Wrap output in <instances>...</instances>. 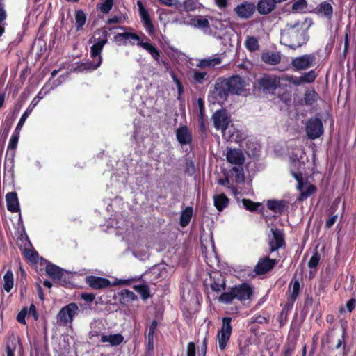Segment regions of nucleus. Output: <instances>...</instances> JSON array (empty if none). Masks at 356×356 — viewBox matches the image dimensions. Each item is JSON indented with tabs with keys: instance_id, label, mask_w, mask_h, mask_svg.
<instances>
[{
	"instance_id": "obj_1",
	"label": "nucleus",
	"mask_w": 356,
	"mask_h": 356,
	"mask_svg": "<svg viewBox=\"0 0 356 356\" xmlns=\"http://www.w3.org/2000/svg\"><path fill=\"white\" fill-rule=\"evenodd\" d=\"M108 35V31L105 29H99L95 33L88 41L90 44H92L90 47V56L93 61H87L80 64L74 69V71H92L100 66L102 61L101 53L107 42Z\"/></svg>"
},
{
	"instance_id": "obj_2",
	"label": "nucleus",
	"mask_w": 356,
	"mask_h": 356,
	"mask_svg": "<svg viewBox=\"0 0 356 356\" xmlns=\"http://www.w3.org/2000/svg\"><path fill=\"white\" fill-rule=\"evenodd\" d=\"M304 155L305 152L303 149H298L297 153H293L290 157L291 161V175L297 181L296 188L300 192V197H298V200L300 201L307 199L316 191L314 185L304 181L301 172L294 171L295 169H300L302 165H304V161H301L303 159Z\"/></svg>"
},
{
	"instance_id": "obj_3",
	"label": "nucleus",
	"mask_w": 356,
	"mask_h": 356,
	"mask_svg": "<svg viewBox=\"0 0 356 356\" xmlns=\"http://www.w3.org/2000/svg\"><path fill=\"white\" fill-rule=\"evenodd\" d=\"M280 42L282 44L293 49L306 43L307 39L303 30V23L294 21L288 24L281 33Z\"/></svg>"
},
{
	"instance_id": "obj_4",
	"label": "nucleus",
	"mask_w": 356,
	"mask_h": 356,
	"mask_svg": "<svg viewBox=\"0 0 356 356\" xmlns=\"http://www.w3.org/2000/svg\"><path fill=\"white\" fill-rule=\"evenodd\" d=\"M245 89V82L239 76L231 78L218 83L215 86V93L221 99L225 98L228 93L241 95Z\"/></svg>"
},
{
	"instance_id": "obj_5",
	"label": "nucleus",
	"mask_w": 356,
	"mask_h": 356,
	"mask_svg": "<svg viewBox=\"0 0 356 356\" xmlns=\"http://www.w3.org/2000/svg\"><path fill=\"white\" fill-rule=\"evenodd\" d=\"M189 22H186L188 26L202 31L205 34H211V26L218 29V24L220 23L213 17L209 15H188Z\"/></svg>"
},
{
	"instance_id": "obj_6",
	"label": "nucleus",
	"mask_w": 356,
	"mask_h": 356,
	"mask_svg": "<svg viewBox=\"0 0 356 356\" xmlns=\"http://www.w3.org/2000/svg\"><path fill=\"white\" fill-rule=\"evenodd\" d=\"M79 311V307L76 303H70L65 305L58 314V323L63 325L72 324L74 317L78 314Z\"/></svg>"
},
{
	"instance_id": "obj_7",
	"label": "nucleus",
	"mask_w": 356,
	"mask_h": 356,
	"mask_svg": "<svg viewBox=\"0 0 356 356\" xmlns=\"http://www.w3.org/2000/svg\"><path fill=\"white\" fill-rule=\"evenodd\" d=\"M232 318L230 317H224L222 319V325L218 330L217 334V339L218 341L219 348L221 350L225 349L227 343L230 339L232 331L231 325Z\"/></svg>"
},
{
	"instance_id": "obj_8",
	"label": "nucleus",
	"mask_w": 356,
	"mask_h": 356,
	"mask_svg": "<svg viewBox=\"0 0 356 356\" xmlns=\"http://www.w3.org/2000/svg\"><path fill=\"white\" fill-rule=\"evenodd\" d=\"M316 60V58L314 54H305L292 58L291 65L296 71L304 70L314 66Z\"/></svg>"
},
{
	"instance_id": "obj_9",
	"label": "nucleus",
	"mask_w": 356,
	"mask_h": 356,
	"mask_svg": "<svg viewBox=\"0 0 356 356\" xmlns=\"http://www.w3.org/2000/svg\"><path fill=\"white\" fill-rule=\"evenodd\" d=\"M305 129L309 138L312 140L316 139L323 134L322 121L317 118H311L307 122Z\"/></svg>"
},
{
	"instance_id": "obj_10",
	"label": "nucleus",
	"mask_w": 356,
	"mask_h": 356,
	"mask_svg": "<svg viewBox=\"0 0 356 356\" xmlns=\"http://www.w3.org/2000/svg\"><path fill=\"white\" fill-rule=\"evenodd\" d=\"M114 42L118 45L121 44H136L140 47L143 40L141 37L131 31H124V33H118L114 36Z\"/></svg>"
},
{
	"instance_id": "obj_11",
	"label": "nucleus",
	"mask_w": 356,
	"mask_h": 356,
	"mask_svg": "<svg viewBox=\"0 0 356 356\" xmlns=\"http://www.w3.org/2000/svg\"><path fill=\"white\" fill-rule=\"evenodd\" d=\"M281 77L272 75L264 76L259 81V86L266 92H270L276 90L280 86Z\"/></svg>"
},
{
	"instance_id": "obj_12",
	"label": "nucleus",
	"mask_w": 356,
	"mask_h": 356,
	"mask_svg": "<svg viewBox=\"0 0 356 356\" xmlns=\"http://www.w3.org/2000/svg\"><path fill=\"white\" fill-rule=\"evenodd\" d=\"M23 352V347L19 338L15 336L10 337L6 343V356H22Z\"/></svg>"
},
{
	"instance_id": "obj_13",
	"label": "nucleus",
	"mask_w": 356,
	"mask_h": 356,
	"mask_svg": "<svg viewBox=\"0 0 356 356\" xmlns=\"http://www.w3.org/2000/svg\"><path fill=\"white\" fill-rule=\"evenodd\" d=\"M225 157L229 163L235 166H241L245 162L244 153L239 149L227 148Z\"/></svg>"
},
{
	"instance_id": "obj_14",
	"label": "nucleus",
	"mask_w": 356,
	"mask_h": 356,
	"mask_svg": "<svg viewBox=\"0 0 356 356\" xmlns=\"http://www.w3.org/2000/svg\"><path fill=\"white\" fill-rule=\"evenodd\" d=\"M222 137L227 141L239 143L245 139L246 135L234 125H231L222 131Z\"/></svg>"
},
{
	"instance_id": "obj_15",
	"label": "nucleus",
	"mask_w": 356,
	"mask_h": 356,
	"mask_svg": "<svg viewBox=\"0 0 356 356\" xmlns=\"http://www.w3.org/2000/svg\"><path fill=\"white\" fill-rule=\"evenodd\" d=\"M271 234L268 236L270 252H274L284 245V236L281 230L271 228Z\"/></svg>"
},
{
	"instance_id": "obj_16",
	"label": "nucleus",
	"mask_w": 356,
	"mask_h": 356,
	"mask_svg": "<svg viewBox=\"0 0 356 356\" xmlns=\"http://www.w3.org/2000/svg\"><path fill=\"white\" fill-rule=\"evenodd\" d=\"M214 126L217 129L222 131L227 129L229 126V117L225 110H218L213 115Z\"/></svg>"
},
{
	"instance_id": "obj_17",
	"label": "nucleus",
	"mask_w": 356,
	"mask_h": 356,
	"mask_svg": "<svg viewBox=\"0 0 356 356\" xmlns=\"http://www.w3.org/2000/svg\"><path fill=\"white\" fill-rule=\"evenodd\" d=\"M277 263V259H272L268 257L261 258L255 266L254 271L257 275L266 274L272 270Z\"/></svg>"
},
{
	"instance_id": "obj_18",
	"label": "nucleus",
	"mask_w": 356,
	"mask_h": 356,
	"mask_svg": "<svg viewBox=\"0 0 356 356\" xmlns=\"http://www.w3.org/2000/svg\"><path fill=\"white\" fill-rule=\"evenodd\" d=\"M85 281L94 289H102L111 286V282L108 279L94 275L87 276Z\"/></svg>"
},
{
	"instance_id": "obj_19",
	"label": "nucleus",
	"mask_w": 356,
	"mask_h": 356,
	"mask_svg": "<svg viewBox=\"0 0 356 356\" xmlns=\"http://www.w3.org/2000/svg\"><path fill=\"white\" fill-rule=\"evenodd\" d=\"M236 299L241 302L250 299L252 294V289L248 284H242L234 288Z\"/></svg>"
},
{
	"instance_id": "obj_20",
	"label": "nucleus",
	"mask_w": 356,
	"mask_h": 356,
	"mask_svg": "<svg viewBox=\"0 0 356 356\" xmlns=\"http://www.w3.org/2000/svg\"><path fill=\"white\" fill-rule=\"evenodd\" d=\"M176 138L181 145H188L192 141V133L186 126H181L176 131Z\"/></svg>"
},
{
	"instance_id": "obj_21",
	"label": "nucleus",
	"mask_w": 356,
	"mask_h": 356,
	"mask_svg": "<svg viewBox=\"0 0 356 356\" xmlns=\"http://www.w3.org/2000/svg\"><path fill=\"white\" fill-rule=\"evenodd\" d=\"M138 5L143 25L147 33L149 35H152L154 33V27L151 22L148 12L143 8L140 2H138Z\"/></svg>"
},
{
	"instance_id": "obj_22",
	"label": "nucleus",
	"mask_w": 356,
	"mask_h": 356,
	"mask_svg": "<svg viewBox=\"0 0 356 356\" xmlns=\"http://www.w3.org/2000/svg\"><path fill=\"white\" fill-rule=\"evenodd\" d=\"M222 58L220 55L216 54L205 58L200 59L197 66L200 68H211L221 64Z\"/></svg>"
},
{
	"instance_id": "obj_23",
	"label": "nucleus",
	"mask_w": 356,
	"mask_h": 356,
	"mask_svg": "<svg viewBox=\"0 0 356 356\" xmlns=\"http://www.w3.org/2000/svg\"><path fill=\"white\" fill-rule=\"evenodd\" d=\"M124 337L121 334H104L101 335L99 341L106 346H117L122 343Z\"/></svg>"
},
{
	"instance_id": "obj_24",
	"label": "nucleus",
	"mask_w": 356,
	"mask_h": 356,
	"mask_svg": "<svg viewBox=\"0 0 356 356\" xmlns=\"http://www.w3.org/2000/svg\"><path fill=\"white\" fill-rule=\"evenodd\" d=\"M254 4L248 2L241 3L235 8L236 14L240 17L245 19L250 17L254 12Z\"/></svg>"
},
{
	"instance_id": "obj_25",
	"label": "nucleus",
	"mask_w": 356,
	"mask_h": 356,
	"mask_svg": "<svg viewBox=\"0 0 356 356\" xmlns=\"http://www.w3.org/2000/svg\"><path fill=\"white\" fill-rule=\"evenodd\" d=\"M7 209L12 212L16 213L19 211V203L17 195L15 192H10L6 195Z\"/></svg>"
},
{
	"instance_id": "obj_26",
	"label": "nucleus",
	"mask_w": 356,
	"mask_h": 356,
	"mask_svg": "<svg viewBox=\"0 0 356 356\" xmlns=\"http://www.w3.org/2000/svg\"><path fill=\"white\" fill-rule=\"evenodd\" d=\"M20 131L15 129L12 134L7 147L6 156H10L13 159L15 156V149L17 146Z\"/></svg>"
},
{
	"instance_id": "obj_27",
	"label": "nucleus",
	"mask_w": 356,
	"mask_h": 356,
	"mask_svg": "<svg viewBox=\"0 0 356 356\" xmlns=\"http://www.w3.org/2000/svg\"><path fill=\"white\" fill-rule=\"evenodd\" d=\"M231 181L236 183H243L245 181V175L243 165L234 166L228 172Z\"/></svg>"
},
{
	"instance_id": "obj_28",
	"label": "nucleus",
	"mask_w": 356,
	"mask_h": 356,
	"mask_svg": "<svg viewBox=\"0 0 356 356\" xmlns=\"http://www.w3.org/2000/svg\"><path fill=\"white\" fill-rule=\"evenodd\" d=\"M275 5V0H260L257 8L260 14L266 15L274 9Z\"/></svg>"
},
{
	"instance_id": "obj_29",
	"label": "nucleus",
	"mask_w": 356,
	"mask_h": 356,
	"mask_svg": "<svg viewBox=\"0 0 356 356\" xmlns=\"http://www.w3.org/2000/svg\"><path fill=\"white\" fill-rule=\"evenodd\" d=\"M45 270L47 274L55 280H60L63 275V270L62 268L50 263L47 264Z\"/></svg>"
},
{
	"instance_id": "obj_30",
	"label": "nucleus",
	"mask_w": 356,
	"mask_h": 356,
	"mask_svg": "<svg viewBox=\"0 0 356 356\" xmlns=\"http://www.w3.org/2000/svg\"><path fill=\"white\" fill-rule=\"evenodd\" d=\"M261 58L265 63L275 65L280 62L281 56L277 52H266L262 54Z\"/></svg>"
},
{
	"instance_id": "obj_31",
	"label": "nucleus",
	"mask_w": 356,
	"mask_h": 356,
	"mask_svg": "<svg viewBox=\"0 0 356 356\" xmlns=\"http://www.w3.org/2000/svg\"><path fill=\"white\" fill-rule=\"evenodd\" d=\"M140 47L145 49L156 61L159 62L160 51L155 46L149 42H143L140 44Z\"/></svg>"
},
{
	"instance_id": "obj_32",
	"label": "nucleus",
	"mask_w": 356,
	"mask_h": 356,
	"mask_svg": "<svg viewBox=\"0 0 356 356\" xmlns=\"http://www.w3.org/2000/svg\"><path fill=\"white\" fill-rule=\"evenodd\" d=\"M317 12L320 15L327 17V18H330L332 16L333 8L330 3L323 1L317 7Z\"/></svg>"
},
{
	"instance_id": "obj_33",
	"label": "nucleus",
	"mask_w": 356,
	"mask_h": 356,
	"mask_svg": "<svg viewBox=\"0 0 356 356\" xmlns=\"http://www.w3.org/2000/svg\"><path fill=\"white\" fill-rule=\"evenodd\" d=\"M214 205L218 211L223 210L229 203L228 198L224 194L216 195L213 197Z\"/></svg>"
},
{
	"instance_id": "obj_34",
	"label": "nucleus",
	"mask_w": 356,
	"mask_h": 356,
	"mask_svg": "<svg viewBox=\"0 0 356 356\" xmlns=\"http://www.w3.org/2000/svg\"><path fill=\"white\" fill-rule=\"evenodd\" d=\"M193 208L191 207H186L181 213L180 225L185 227L191 221L193 216Z\"/></svg>"
},
{
	"instance_id": "obj_35",
	"label": "nucleus",
	"mask_w": 356,
	"mask_h": 356,
	"mask_svg": "<svg viewBox=\"0 0 356 356\" xmlns=\"http://www.w3.org/2000/svg\"><path fill=\"white\" fill-rule=\"evenodd\" d=\"M321 259L320 254L316 252L310 258L308 262V266L310 268L309 270V276L312 277L314 276L316 273V268L318 265L319 261Z\"/></svg>"
},
{
	"instance_id": "obj_36",
	"label": "nucleus",
	"mask_w": 356,
	"mask_h": 356,
	"mask_svg": "<svg viewBox=\"0 0 356 356\" xmlns=\"http://www.w3.org/2000/svg\"><path fill=\"white\" fill-rule=\"evenodd\" d=\"M3 289L7 292H10L14 284L13 273L10 270L6 271L3 277Z\"/></svg>"
},
{
	"instance_id": "obj_37",
	"label": "nucleus",
	"mask_w": 356,
	"mask_h": 356,
	"mask_svg": "<svg viewBox=\"0 0 356 356\" xmlns=\"http://www.w3.org/2000/svg\"><path fill=\"white\" fill-rule=\"evenodd\" d=\"M134 289L140 295L143 300H146L150 296L149 288L147 284L135 285Z\"/></svg>"
},
{
	"instance_id": "obj_38",
	"label": "nucleus",
	"mask_w": 356,
	"mask_h": 356,
	"mask_svg": "<svg viewBox=\"0 0 356 356\" xmlns=\"http://www.w3.org/2000/svg\"><path fill=\"white\" fill-rule=\"evenodd\" d=\"M86 17L82 10H78L75 15V26L77 31L82 29L86 23Z\"/></svg>"
},
{
	"instance_id": "obj_39",
	"label": "nucleus",
	"mask_w": 356,
	"mask_h": 356,
	"mask_svg": "<svg viewBox=\"0 0 356 356\" xmlns=\"http://www.w3.org/2000/svg\"><path fill=\"white\" fill-rule=\"evenodd\" d=\"M245 46L250 51H254L259 49L258 40L253 36H248L245 42Z\"/></svg>"
},
{
	"instance_id": "obj_40",
	"label": "nucleus",
	"mask_w": 356,
	"mask_h": 356,
	"mask_svg": "<svg viewBox=\"0 0 356 356\" xmlns=\"http://www.w3.org/2000/svg\"><path fill=\"white\" fill-rule=\"evenodd\" d=\"M198 3L195 0H185L179 6V9L186 12L193 11L197 8Z\"/></svg>"
},
{
	"instance_id": "obj_41",
	"label": "nucleus",
	"mask_w": 356,
	"mask_h": 356,
	"mask_svg": "<svg viewBox=\"0 0 356 356\" xmlns=\"http://www.w3.org/2000/svg\"><path fill=\"white\" fill-rule=\"evenodd\" d=\"M302 84L313 83L317 77V74L315 70H310L304 73L301 76Z\"/></svg>"
},
{
	"instance_id": "obj_42",
	"label": "nucleus",
	"mask_w": 356,
	"mask_h": 356,
	"mask_svg": "<svg viewBox=\"0 0 356 356\" xmlns=\"http://www.w3.org/2000/svg\"><path fill=\"white\" fill-rule=\"evenodd\" d=\"M282 81H288L290 83L296 86H299L302 85L301 77L295 76H289V75H284L281 76Z\"/></svg>"
},
{
	"instance_id": "obj_43",
	"label": "nucleus",
	"mask_w": 356,
	"mask_h": 356,
	"mask_svg": "<svg viewBox=\"0 0 356 356\" xmlns=\"http://www.w3.org/2000/svg\"><path fill=\"white\" fill-rule=\"evenodd\" d=\"M234 288L227 293H223L219 298L220 302L224 303H230L234 299H236L235 295L234 294Z\"/></svg>"
},
{
	"instance_id": "obj_44",
	"label": "nucleus",
	"mask_w": 356,
	"mask_h": 356,
	"mask_svg": "<svg viewBox=\"0 0 356 356\" xmlns=\"http://www.w3.org/2000/svg\"><path fill=\"white\" fill-rule=\"evenodd\" d=\"M230 181H231V179L229 178V175H227V176L225 179H218V184H220L221 186H226L229 190H230V191L233 194L236 195V189L232 186V184L230 183Z\"/></svg>"
},
{
	"instance_id": "obj_45",
	"label": "nucleus",
	"mask_w": 356,
	"mask_h": 356,
	"mask_svg": "<svg viewBox=\"0 0 356 356\" xmlns=\"http://www.w3.org/2000/svg\"><path fill=\"white\" fill-rule=\"evenodd\" d=\"M31 113H32V108H31V107H28L26 108V110L24 111V113L22 114V115L21 116L15 129L21 131L27 118L31 115Z\"/></svg>"
},
{
	"instance_id": "obj_46",
	"label": "nucleus",
	"mask_w": 356,
	"mask_h": 356,
	"mask_svg": "<svg viewBox=\"0 0 356 356\" xmlns=\"http://www.w3.org/2000/svg\"><path fill=\"white\" fill-rule=\"evenodd\" d=\"M267 207L273 211L280 212L282 210L284 205L282 202L269 200L267 203Z\"/></svg>"
},
{
	"instance_id": "obj_47",
	"label": "nucleus",
	"mask_w": 356,
	"mask_h": 356,
	"mask_svg": "<svg viewBox=\"0 0 356 356\" xmlns=\"http://www.w3.org/2000/svg\"><path fill=\"white\" fill-rule=\"evenodd\" d=\"M113 0H104L99 6V10L104 13H108L112 9Z\"/></svg>"
},
{
	"instance_id": "obj_48",
	"label": "nucleus",
	"mask_w": 356,
	"mask_h": 356,
	"mask_svg": "<svg viewBox=\"0 0 356 356\" xmlns=\"http://www.w3.org/2000/svg\"><path fill=\"white\" fill-rule=\"evenodd\" d=\"M318 95L314 90H307L305 94V101L307 104H312L317 99Z\"/></svg>"
},
{
	"instance_id": "obj_49",
	"label": "nucleus",
	"mask_w": 356,
	"mask_h": 356,
	"mask_svg": "<svg viewBox=\"0 0 356 356\" xmlns=\"http://www.w3.org/2000/svg\"><path fill=\"white\" fill-rule=\"evenodd\" d=\"M242 202L244 207L250 211H255L260 206L259 203H254L252 201L247 199H243Z\"/></svg>"
},
{
	"instance_id": "obj_50",
	"label": "nucleus",
	"mask_w": 356,
	"mask_h": 356,
	"mask_svg": "<svg viewBox=\"0 0 356 356\" xmlns=\"http://www.w3.org/2000/svg\"><path fill=\"white\" fill-rule=\"evenodd\" d=\"M121 295L122 298L127 301H134L137 298L136 296L132 291L127 289L122 290Z\"/></svg>"
},
{
	"instance_id": "obj_51",
	"label": "nucleus",
	"mask_w": 356,
	"mask_h": 356,
	"mask_svg": "<svg viewBox=\"0 0 356 356\" xmlns=\"http://www.w3.org/2000/svg\"><path fill=\"white\" fill-rule=\"evenodd\" d=\"M207 74V73L205 72L195 71L193 74V79L195 83H202Z\"/></svg>"
},
{
	"instance_id": "obj_52",
	"label": "nucleus",
	"mask_w": 356,
	"mask_h": 356,
	"mask_svg": "<svg viewBox=\"0 0 356 356\" xmlns=\"http://www.w3.org/2000/svg\"><path fill=\"white\" fill-rule=\"evenodd\" d=\"M307 6V2L305 0H298L296 1L292 6L293 10H302Z\"/></svg>"
},
{
	"instance_id": "obj_53",
	"label": "nucleus",
	"mask_w": 356,
	"mask_h": 356,
	"mask_svg": "<svg viewBox=\"0 0 356 356\" xmlns=\"http://www.w3.org/2000/svg\"><path fill=\"white\" fill-rule=\"evenodd\" d=\"M299 290H300V283L298 280H296L294 281L293 284V286H292V292H291V299L293 300H294L298 295V293H299Z\"/></svg>"
},
{
	"instance_id": "obj_54",
	"label": "nucleus",
	"mask_w": 356,
	"mask_h": 356,
	"mask_svg": "<svg viewBox=\"0 0 356 356\" xmlns=\"http://www.w3.org/2000/svg\"><path fill=\"white\" fill-rule=\"evenodd\" d=\"M170 76L177 86L179 94L181 95L184 91L181 83L180 82V81L178 79V78L176 76L175 74L173 72H170Z\"/></svg>"
},
{
	"instance_id": "obj_55",
	"label": "nucleus",
	"mask_w": 356,
	"mask_h": 356,
	"mask_svg": "<svg viewBox=\"0 0 356 356\" xmlns=\"http://www.w3.org/2000/svg\"><path fill=\"white\" fill-rule=\"evenodd\" d=\"M27 315V309L24 308L22 309L17 316V320L19 323L25 325L26 324V316Z\"/></svg>"
},
{
	"instance_id": "obj_56",
	"label": "nucleus",
	"mask_w": 356,
	"mask_h": 356,
	"mask_svg": "<svg viewBox=\"0 0 356 356\" xmlns=\"http://www.w3.org/2000/svg\"><path fill=\"white\" fill-rule=\"evenodd\" d=\"M268 321V318L266 316L261 315V314H257L252 317V322H254V323L264 324V323H267Z\"/></svg>"
},
{
	"instance_id": "obj_57",
	"label": "nucleus",
	"mask_w": 356,
	"mask_h": 356,
	"mask_svg": "<svg viewBox=\"0 0 356 356\" xmlns=\"http://www.w3.org/2000/svg\"><path fill=\"white\" fill-rule=\"evenodd\" d=\"M25 255L26 258L32 262H36L37 259L38 258V253L34 251L26 250Z\"/></svg>"
},
{
	"instance_id": "obj_58",
	"label": "nucleus",
	"mask_w": 356,
	"mask_h": 356,
	"mask_svg": "<svg viewBox=\"0 0 356 356\" xmlns=\"http://www.w3.org/2000/svg\"><path fill=\"white\" fill-rule=\"evenodd\" d=\"M125 18L124 17L121 16H114L111 18H109L107 20V24H121L123 23Z\"/></svg>"
},
{
	"instance_id": "obj_59",
	"label": "nucleus",
	"mask_w": 356,
	"mask_h": 356,
	"mask_svg": "<svg viewBox=\"0 0 356 356\" xmlns=\"http://www.w3.org/2000/svg\"><path fill=\"white\" fill-rule=\"evenodd\" d=\"M225 284L224 282L222 283H216L213 282L211 284V288L212 290L215 291H220L225 289Z\"/></svg>"
},
{
	"instance_id": "obj_60",
	"label": "nucleus",
	"mask_w": 356,
	"mask_h": 356,
	"mask_svg": "<svg viewBox=\"0 0 356 356\" xmlns=\"http://www.w3.org/2000/svg\"><path fill=\"white\" fill-rule=\"evenodd\" d=\"M187 356H195V346L193 342H190L188 344Z\"/></svg>"
},
{
	"instance_id": "obj_61",
	"label": "nucleus",
	"mask_w": 356,
	"mask_h": 356,
	"mask_svg": "<svg viewBox=\"0 0 356 356\" xmlns=\"http://www.w3.org/2000/svg\"><path fill=\"white\" fill-rule=\"evenodd\" d=\"M27 315L32 316L35 320L38 319V316L34 305H30L29 309H27Z\"/></svg>"
},
{
	"instance_id": "obj_62",
	"label": "nucleus",
	"mask_w": 356,
	"mask_h": 356,
	"mask_svg": "<svg viewBox=\"0 0 356 356\" xmlns=\"http://www.w3.org/2000/svg\"><path fill=\"white\" fill-rule=\"evenodd\" d=\"M81 297L87 302H92L95 299V295L89 293H83Z\"/></svg>"
},
{
	"instance_id": "obj_63",
	"label": "nucleus",
	"mask_w": 356,
	"mask_h": 356,
	"mask_svg": "<svg viewBox=\"0 0 356 356\" xmlns=\"http://www.w3.org/2000/svg\"><path fill=\"white\" fill-rule=\"evenodd\" d=\"M67 77V75H61L60 76V77L56 79V80H54L52 82V86H51V88L53 89L56 87H58V86H60L62 82Z\"/></svg>"
},
{
	"instance_id": "obj_64",
	"label": "nucleus",
	"mask_w": 356,
	"mask_h": 356,
	"mask_svg": "<svg viewBox=\"0 0 356 356\" xmlns=\"http://www.w3.org/2000/svg\"><path fill=\"white\" fill-rule=\"evenodd\" d=\"M356 305V300L354 298H351L346 303V307L349 312H352Z\"/></svg>"
}]
</instances>
